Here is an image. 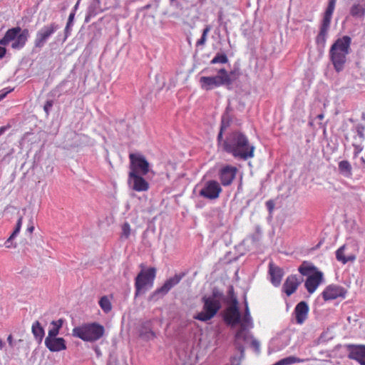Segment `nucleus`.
<instances>
[{"instance_id":"24","label":"nucleus","mask_w":365,"mask_h":365,"mask_svg":"<svg viewBox=\"0 0 365 365\" xmlns=\"http://www.w3.org/2000/svg\"><path fill=\"white\" fill-rule=\"evenodd\" d=\"M215 88L221 86H229L232 83L231 78L225 68L219 70L217 75L212 76Z\"/></svg>"},{"instance_id":"56","label":"nucleus","mask_w":365,"mask_h":365,"mask_svg":"<svg viewBox=\"0 0 365 365\" xmlns=\"http://www.w3.org/2000/svg\"><path fill=\"white\" fill-rule=\"evenodd\" d=\"M8 341L9 342V344H11V341H12V336L11 335H9L8 336V339H7Z\"/></svg>"},{"instance_id":"28","label":"nucleus","mask_w":365,"mask_h":365,"mask_svg":"<svg viewBox=\"0 0 365 365\" xmlns=\"http://www.w3.org/2000/svg\"><path fill=\"white\" fill-rule=\"evenodd\" d=\"M31 331L34 334L35 339L41 343L45 334L43 328L41 327L38 321H36L33 323L31 327Z\"/></svg>"},{"instance_id":"48","label":"nucleus","mask_w":365,"mask_h":365,"mask_svg":"<svg viewBox=\"0 0 365 365\" xmlns=\"http://www.w3.org/2000/svg\"><path fill=\"white\" fill-rule=\"evenodd\" d=\"M6 50L4 47L0 46V59L2 58L6 54Z\"/></svg>"},{"instance_id":"36","label":"nucleus","mask_w":365,"mask_h":365,"mask_svg":"<svg viewBox=\"0 0 365 365\" xmlns=\"http://www.w3.org/2000/svg\"><path fill=\"white\" fill-rule=\"evenodd\" d=\"M331 17V15L324 14L320 29L329 30L330 27Z\"/></svg>"},{"instance_id":"20","label":"nucleus","mask_w":365,"mask_h":365,"mask_svg":"<svg viewBox=\"0 0 365 365\" xmlns=\"http://www.w3.org/2000/svg\"><path fill=\"white\" fill-rule=\"evenodd\" d=\"M269 274L270 276V282L274 287H278L281 284L284 272L282 268L275 265L273 262L269 264Z\"/></svg>"},{"instance_id":"44","label":"nucleus","mask_w":365,"mask_h":365,"mask_svg":"<svg viewBox=\"0 0 365 365\" xmlns=\"http://www.w3.org/2000/svg\"><path fill=\"white\" fill-rule=\"evenodd\" d=\"M251 344H252V346L254 348V349L255 350L256 352H259V351L260 344H259V342L257 340H256L255 339H252Z\"/></svg>"},{"instance_id":"30","label":"nucleus","mask_w":365,"mask_h":365,"mask_svg":"<svg viewBox=\"0 0 365 365\" xmlns=\"http://www.w3.org/2000/svg\"><path fill=\"white\" fill-rule=\"evenodd\" d=\"M200 83L202 89L209 91L215 88L212 76H202Z\"/></svg>"},{"instance_id":"26","label":"nucleus","mask_w":365,"mask_h":365,"mask_svg":"<svg viewBox=\"0 0 365 365\" xmlns=\"http://www.w3.org/2000/svg\"><path fill=\"white\" fill-rule=\"evenodd\" d=\"M140 336L149 340L155 336V333L151 329V323L150 321L145 322L142 324L139 329Z\"/></svg>"},{"instance_id":"1","label":"nucleus","mask_w":365,"mask_h":365,"mask_svg":"<svg viewBox=\"0 0 365 365\" xmlns=\"http://www.w3.org/2000/svg\"><path fill=\"white\" fill-rule=\"evenodd\" d=\"M224 319L231 327L240 324V329L235 334V344L240 354V358H242L244 356L245 348L242 344V341L247 342L248 341L250 336L247 330L254 327L247 302L245 301V313L242 317H241L238 308V301L236 298H233L232 304L225 309Z\"/></svg>"},{"instance_id":"49","label":"nucleus","mask_w":365,"mask_h":365,"mask_svg":"<svg viewBox=\"0 0 365 365\" xmlns=\"http://www.w3.org/2000/svg\"><path fill=\"white\" fill-rule=\"evenodd\" d=\"M14 238H11V236L9 237V239L6 241L5 242V245L7 248H10L11 247V241L14 240Z\"/></svg>"},{"instance_id":"25","label":"nucleus","mask_w":365,"mask_h":365,"mask_svg":"<svg viewBox=\"0 0 365 365\" xmlns=\"http://www.w3.org/2000/svg\"><path fill=\"white\" fill-rule=\"evenodd\" d=\"M215 88L221 86H229L232 83L231 78L225 68L219 70L217 75L212 76Z\"/></svg>"},{"instance_id":"46","label":"nucleus","mask_w":365,"mask_h":365,"mask_svg":"<svg viewBox=\"0 0 365 365\" xmlns=\"http://www.w3.org/2000/svg\"><path fill=\"white\" fill-rule=\"evenodd\" d=\"M267 207L269 212H272L274 209V202L272 200H268L266 202Z\"/></svg>"},{"instance_id":"43","label":"nucleus","mask_w":365,"mask_h":365,"mask_svg":"<svg viewBox=\"0 0 365 365\" xmlns=\"http://www.w3.org/2000/svg\"><path fill=\"white\" fill-rule=\"evenodd\" d=\"M13 91L12 88H4L1 91V93H0V101L1 100H3L8 93H9L10 92H11Z\"/></svg>"},{"instance_id":"11","label":"nucleus","mask_w":365,"mask_h":365,"mask_svg":"<svg viewBox=\"0 0 365 365\" xmlns=\"http://www.w3.org/2000/svg\"><path fill=\"white\" fill-rule=\"evenodd\" d=\"M220 184L213 180L205 182L203 187L199 192V195L208 200H215L219 197L222 192Z\"/></svg>"},{"instance_id":"31","label":"nucleus","mask_w":365,"mask_h":365,"mask_svg":"<svg viewBox=\"0 0 365 365\" xmlns=\"http://www.w3.org/2000/svg\"><path fill=\"white\" fill-rule=\"evenodd\" d=\"M298 271L299 273L304 276H309L311 275V272L313 271H317V268L312 265L311 263L307 262H304L299 267Z\"/></svg>"},{"instance_id":"50","label":"nucleus","mask_w":365,"mask_h":365,"mask_svg":"<svg viewBox=\"0 0 365 365\" xmlns=\"http://www.w3.org/2000/svg\"><path fill=\"white\" fill-rule=\"evenodd\" d=\"M74 16H75V11H72L69 14L68 21H69L70 22H73V19H74Z\"/></svg>"},{"instance_id":"38","label":"nucleus","mask_w":365,"mask_h":365,"mask_svg":"<svg viewBox=\"0 0 365 365\" xmlns=\"http://www.w3.org/2000/svg\"><path fill=\"white\" fill-rule=\"evenodd\" d=\"M22 222H23V218H22V217H20L17 220L16 225V227H15L13 233L11 235V238H15L17 236V235L19 233L21 228Z\"/></svg>"},{"instance_id":"40","label":"nucleus","mask_w":365,"mask_h":365,"mask_svg":"<svg viewBox=\"0 0 365 365\" xmlns=\"http://www.w3.org/2000/svg\"><path fill=\"white\" fill-rule=\"evenodd\" d=\"M336 0H329L328 6L324 12L325 14L331 15L335 9Z\"/></svg>"},{"instance_id":"16","label":"nucleus","mask_w":365,"mask_h":365,"mask_svg":"<svg viewBox=\"0 0 365 365\" xmlns=\"http://www.w3.org/2000/svg\"><path fill=\"white\" fill-rule=\"evenodd\" d=\"M322 281L323 273L320 271H316L307 277L304 287L309 294H313Z\"/></svg>"},{"instance_id":"41","label":"nucleus","mask_w":365,"mask_h":365,"mask_svg":"<svg viewBox=\"0 0 365 365\" xmlns=\"http://www.w3.org/2000/svg\"><path fill=\"white\" fill-rule=\"evenodd\" d=\"M354 147V155L356 157L364 149V147L361 144H353Z\"/></svg>"},{"instance_id":"29","label":"nucleus","mask_w":365,"mask_h":365,"mask_svg":"<svg viewBox=\"0 0 365 365\" xmlns=\"http://www.w3.org/2000/svg\"><path fill=\"white\" fill-rule=\"evenodd\" d=\"M328 31L329 30L320 29L319 32L316 37V43L321 49H324L325 47Z\"/></svg>"},{"instance_id":"22","label":"nucleus","mask_w":365,"mask_h":365,"mask_svg":"<svg viewBox=\"0 0 365 365\" xmlns=\"http://www.w3.org/2000/svg\"><path fill=\"white\" fill-rule=\"evenodd\" d=\"M290 338L288 335L281 334L272 339L270 349L272 351H278L285 348L289 344Z\"/></svg>"},{"instance_id":"55","label":"nucleus","mask_w":365,"mask_h":365,"mask_svg":"<svg viewBox=\"0 0 365 365\" xmlns=\"http://www.w3.org/2000/svg\"><path fill=\"white\" fill-rule=\"evenodd\" d=\"M355 250L354 249L349 250L348 251H346V253H354Z\"/></svg>"},{"instance_id":"35","label":"nucleus","mask_w":365,"mask_h":365,"mask_svg":"<svg viewBox=\"0 0 365 365\" xmlns=\"http://www.w3.org/2000/svg\"><path fill=\"white\" fill-rule=\"evenodd\" d=\"M228 62L227 56L225 53H217L211 60V64L226 63Z\"/></svg>"},{"instance_id":"21","label":"nucleus","mask_w":365,"mask_h":365,"mask_svg":"<svg viewBox=\"0 0 365 365\" xmlns=\"http://www.w3.org/2000/svg\"><path fill=\"white\" fill-rule=\"evenodd\" d=\"M301 282L297 275H290L286 279L282 289L285 294L289 297L296 292Z\"/></svg>"},{"instance_id":"7","label":"nucleus","mask_w":365,"mask_h":365,"mask_svg":"<svg viewBox=\"0 0 365 365\" xmlns=\"http://www.w3.org/2000/svg\"><path fill=\"white\" fill-rule=\"evenodd\" d=\"M156 269L154 267L140 270L135 279V297L144 294L153 287Z\"/></svg>"},{"instance_id":"33","label":"nucleus","mask_w":365,"mask_h":365,"mask_svg":"<svg viewBox=\"0 0 365 365\" xmlns=\"http://www.w3.org/2000/svg\"><path fill=\"white\" fill-rule=\"evenodd\" d=\"M98 304L105 313H108L112 309L111 302L107 296L102 297Z\"/></svg>"},{"instance_id":"54","label":"nucleus","mask_w":365,"mask_h":365,"mask_svg":"<svg viewBox=\"0 0 365 365\" xmlns=\"http://www.w3.org/2000/svg\"><path fill=\"white\" fill-rule=\"evenodd\" d=\"M79 2H80V0H78V1H77V3L76 4V5L74 6L73 11H76L77 10V9H78V5H79Z\"/></svg>"},{"instance_id":"19","label":"nucleus","mask_w":365,"mask_h":365,"mask_svg":"<svg viewBox=\"0 0 365 365\" xmlns=\"http://www.w3.org/2000/svg\"><path fill=\"white\" fill-rule=\"evenodd\" d=\"M44 344L51 352H59L66 349V341L62 337L46 338Z\"/></svg>"},{"instance_id":"58","label":"nucleus","mask_w":365,"mask_h":365,"mask_svg":"<svg viewBox=\"0 0 365 365\" xmlns=\"http://www.w3.org/2000/svg\"><path fill=\"white\" fill-rule=\"evenodd\" d=\"M4 346V343L2 341V340L0 339V349H1Z\"/></svg>"},{"instance_id":"27","label":"nucleus","mask_w":365,"mask_h":365,"mask_svg":"<svg viewBox=\"0 0 365 365\" xmlns=\"http://www.w3.org/2000/svg\"><path fill=\"white\" fill-rule=\"evenodd\" d=\"M63 322L64 320L63 319L52 321L50 324L51 327L48 329V335L46 338L57 337Z\"/></svg>"},{"instance_id":"51","label":"nucleus","mask_w":365,"mask_h":365,"mask_svg":"<svg viewBox=\"0 0 365 365\" xmlns=\"http://www.w3.org/2000/svg\"><path fill=\"white\" fill-rule=\"evenodd\" d=\"M9 128L8 126H1L0 128V135H1L2 134H4L5 133V131Z\"/></svg>"},{"instance_id":"3","label":"nucleus","mask_w":365,"mask_h":365,"mask_svg":"<svg viewBox=\"0 0 365 365\" xmlns=\"http://www.w3.org/2000/svg\"><path fill=\"white\" fill-rule=\"evenodd\" d=\"M351 39L348 36H344L335 41L329 50V58L334 70L339 73L344 68L346 56L350 51Z\"/></svg>"},{"instance_id":"45","label":"nucleus","mask_w":365,"mask_h":365,"mask_svg":"<svg viewBox=\"0 0 365 365\" xmlns=\"http://www.w3.org/2000/svg\"><path fill=\"white\" fill-rule=\"evenodd\" d=\"M96 14V13L93 11V5H92L88 9V14L86 17V21L88 22V19L91 18V16H95Z\"/></svg>"},{"instance_id":"34","label":"nucleus","mask_w":365,"mask_h":365,"mask_svg":"<svg viewBox=\"0 0 365 365\" xmlns=\"http://www.w3.org/2000/svg\"><path fill=\"white\" fill-rule=\"evenodd\" d=\"M210 30H211V26L210 25H207L205 27V29L202 31L201 38L200 39H198L197 41L196 42L197 46H204L205 44V42L207 41V34L210 31Z\"/></svg>"},{"instance_id":"23","label":"nucleus","mask_w":365,"mask_h":365,"mask_svg":"<svg viewBox=\"0 0 365 365\" xmlns=\"http://www.w3.org/2000/svg\"><path fill=\"white\" fill-rule=\"evenodd\" d=\"M350 15L359 20L365 17V0H360V2H354L349 9Z\"/></svg>"},{"instance_id":"17","label":"nucleus","mask_w":365,"mask_h":365,"mask_svg":"<svg viewBox=\"0 0 365 365\" xmlns=\"http://www.w3.org/2000/svg\"><path fill=\"white\" fill-rule=\"evenodd\" d=\"M346 291L344 287L339 285H329L322 292L325 301L333 300L338 297H345Z\"/></svg>"},{"instance_id":"57","label":"nucleus","mask_w":365,"mask_h":365,"mask_svg":"<svg viewBox=\"0 0 365 365\" xmlns=\"http://www.w3.org/2000/svg\"><path fill=\"white\" fill-rule=\"evenodd\" d=\"M317 118L320 120L323 119L324 118V115L323 114H319L317 115Z\"/></svg>"},{"instance_id":"4","label":"nucleus","mask_w":365,"mask_h":365,"mask_svg":"<svg viewBox=\"0 0 365 365\" xmlns=\"http://www.w3.org/2000/svg\"><path fill=\"white\" fill-rule=\"evenodd\" d=\"M104 327L97 322L86 323L74 327L72 334L83 341L93 342L100 339L104 334Z\"/></svg>"},{"instance_id":"14","label":"nucleus","mask_w":365,"mask_h":365,"mask_svg":"<svg viewBox=\"0 0 365 365\" xmlns=\"http://www.w3.org/2000/svg\"><path fill=\"white\" fill-rule=\"evenodd\" d=\"M348 357L365 365V345H347Z\"/></svg>"},{"instance_id":"37","label":"nucleus","mask_w":365,"mask_h":365,"mask_svg":"<svg viewBox=\"0 0 365 365\" xmlns=\"http://www.w3.org/2000/svg\"><path fill=\"white\" fill-rule=\"evenodd\" d=\"M130 226L129 225L128 222H125L123 225H122V234H121V237L122 238H125V239H128L130 235Z\"/></svg>"},{"instance_id":"59","label":"nucleus","mask_w":365,"mask_h":365,"mask_svg":"<svg viewBox=\"0 0 365 365\" xmlns=\"http://www.w3.org/2000/svg\"><path fill=\"white\" fill-rule=\"evenodd\" d=\"M361 161H362L364 163H365V160H364V158H361Z\"/></svg>"},{"instance_id":"13","label":"nucleus","mask_w":365,"mask_h":365,"mask_svg":"<svg viewBox=\"0 0 365 365\" xmlns=\"http://www.w3.org/2000/svg\"><path fill=\"white\" fill-rule=\"evenodd\" d=\"M142 176L135 175L134 173H129L128 180L129 187L137 192L147 191L149 188V184Z\"/></svg>"},{"instance_id":"32","label":"nucleus","mask_w":365,"mask_h":365,"mask_svg":"<svg viewBox=\"0 0 365 365\" xmlns=\"http://www.w3.org/2000/svg\"><path fill=\"white\" fill-rule=\"evenodd\" d=\"M339 170L344 176L349 177L351 175V166L347 160L339 162Z\"/></svg>"},{"instance_id":"6","label":"nucleus","mask_w":365,"mask_h":365,"mask_svg":"<svg viewBox=\"0 0 365 365\" xmlns=\"http://www.w3.org/2000/svg\"><path fill=\"white\" fill-rule=\"evenodd\" d=\"M202 310L194 316V319L201 322H207L212 319L221 308V302L217 294L213 292L212 295L203 297Z\"/></svg>"},{"instance_id":"9","label":"nucleus","mask_w":365,"mask_h":365,"mask_svg":"<svg viewBox=\"0 0 365 365\" xmlns=\"http://www.w3.org/2000/svg\"><path fill=\"white\" fill-rule=\"evenodd\" d=\"M130 172L135 175H145L150 171V163L140 153H130Z\"/></svg>"},{"instance_id":"15","label":"nucleus","mask_w":365,"mask_h":365,"mask_svg":"<svg viewBox=\"0 0 365 365\" xmlns=\"http://www.w3.org/2000/svg\"><path fill=\"white\" fill-rule=\"evenodd\" d=\"M309 311V307L306 302L302 301L299 302L294 307L292 314L295 323L299 325L303 324L308 318Z\"/></svg>"},{"instance_id":"39","label":"nucleus","mask_w":365,"mask_h":365,"mask_svg":"<svg viewBox=\"0 0 365 365\" xmlns=\"http://www.w3.org/2000/svg\"><path fill=\"white\" fill-rule=\"evenodd\" d=\"M364 130H365V128L361 124H358L355 126L356 133L357 135L359 136V138L361 140H364L365 138Z\"/></svg>"},{"instance_id":"18","label":"nucleus","mask_w":365,"mask_h":365,"mask_svg":"<svg viewBox=\"0 0 365 365\" xmlns=\"http://www.w3.org/2000/svg\"><path fill=\"white\" fill-rule=\"evenodd\" d=\"M183 276V274H179L170 277L160 287L158 288L155 291L154 294L161 296L165 295L173 287L177 285L181 281Z\"/></svg>"},{"instance_id":"10","label":"nucleus","mask_w":365,"mask_h":365,"mask_svg":"<svg viewBox=\"0 0 365 365\" xmlns=\"http://www.w3.org/2000/svg\"><path fill=\"white\" fill-rule=\"evenodd\" d=\"M359 252V246L356 242H349L340 247L336 251V259L342 264L354 262Z\"/></svg>"},{"instance_id":"52","label":"nucleus","mask_w":365,"mask_h":365,"mask_svg":"<svg viewBox=\"0 0 365 365\" xmlns=\"http://www.w3.org/2000/svg\"><path fill=\"white\" fill-rule=\"evenodd\" d=\"M231 365H240V363L235 356L232 357Z\"/></svg>"},{"instance_id":"2","label":"nucleus","mask_w":365,"mask_h":365,"mask_svg":"<svg viewBox=\"0 0 365 365\" xmlns=\"http://www.w3.org/2000/svg\"><path fill=\"white\" fill-rule=\"evenodd\" d=\"M225 127L222 124L217 135V141L222 150L232 155L235 158L247 160L254 157L255 146L252 145L248 138L242 132L233 131L230 133L224 140L222 137Z\"/></svg>"},{"instance_id":"47","label":"nucleus","mask_w":365,"mask_h":365,"mask_svg":"<svg viewBox=\"0 0 365 365\" xmlns=\"http://www.w3.org/2000/svg\"><path fill=\"white\" fill-rule=\"evenodd\" d=\"M73 26V22H70L68 21L66 28H65V33L66 36H67L68 34L69 33L70 28Z\"/></svg>"},{"instance_id":"5","label":"nucleus","mask_w":365,"mask_h":365,"mask_svg":"<svg viewBox=\"0 0 365 365\" xmlns=\"http://www.w3.org/2000/svg\"><path fill=\"white\" fill-rule=\"evenodd\" d=\"M29 38V31L27 29H22L19 26L9 29L4 36L0 39V45L7 46L11 43V48L20 50L23 48Z\"/></svg>"},{"instance_id":"8","label":"nucleus","mask_w":365,"mask_h":365,"mask_svg":"<svg viewBox=\"0 0 365 365\" xmlns=\"http://www.w3.org/2000/svg\"><path fill=\"white\" fill-rule=\"evenodd\" d=\"M59 28L58 24L50 23L38 29L34 41V47L39 49L42 48Z\"/></svg>"},{"instance_id":"60","label":"nucleus","mask_w":365,"mask_h":365,"mask_svg":"<svg viewBox=\"0 0 365 365\" xmlns=\"http://www.w3.org/2000/svg\"><path fill=\"white\" fill-rule=\"evenodd\" d=\"M96 1L97 4H99L100 0H96Z\"/></svg>"},{"instance_id":"42","label":"nucleus","mask_w":365,"mask_h":365,"mask_svg":"<svg viewBox=\"0 0 365 365\" xmlns=\"http://www.w3.org/2000/svg\"><path fill=\"white\" fill-rule=\"evenodd\" d=\"M53 106V101H47L43 106V110L46 115H48L49 114V112Z\"/></svg>"},{"instance_id":"53","label":"nucleus","mask_w":365,"mask_h":365,"mask_svg":"<svg viewBox=\"0 0 365 365\" xmlns=\"http://www.w3.org/2000/svg\"><path fill=\"white\" fill-rule=\"evenodd\" d=\"M34 230V225H31L28 226L26 231L31 234L33 232Z\"/></svg>"},{"instance_id":"12","label":"nucleus","mask_w":365,"mask_h":365,"mask_svg":"<svg viewBox=\"0 0 365 365\" xmlns=\"http://www.w3.org/2000/svg\"><path fill=\"white\" fill-rule=\"evenodd\" d=\"M238 170L236 167L227 165L219 170V179L222 185L226 187L230 185L236 177Z\"/></svg>"}]
</instances>
